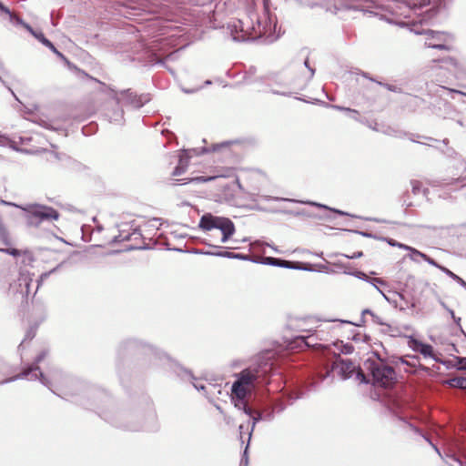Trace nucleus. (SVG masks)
<instances>
[{"label": "nucleus", "instance_id": "nucleus-1", "mask_svg": "<svg viewBox=\"0 0 466 466\" xmlns=\"http://www.w3.org/2000/svg\"><path fill=\"white\" fill-rule=\"evenodd\" d=\"M47 355L46 350H42L35 359L32 364L27 365L23 370L15 376L13 367L0 357V385L15 381L17 380L27 379L29 380H39L44 386L47 387L54 394L62 399L77 397L76 401L85 406L86 409L94 407L99 408L98 400L107 399V395L100 390L87 386L64 374L60 370L54 369L49 372L48 377L41 370L38 364L45 360Z\"/></svg>", "mask_w": 466, "mask_h": 466}, {"label": "nucleus", "instance_id": "nucleus-2", "mask_svg": "<svg viewBox=\"0 0 466 466\" xmlns=\"http://www.w3.org/2000/svg\"><path fill=\"white\" fill-rule=\"evenodd\" d=\"M277 368V353L273 350H265L255 357L252 366L236 374V380L232 383L231 401L237 409L252 419V424L248 431V441H250L256 424L263 421L267 417H261L257 410L255 411L249 407L248 399L258 386L268 382V378L274 374Z\"/></svg>", "mask_w": 466, "mask_h": 466}, {"label": "nucleus", "instance_id": "nucleus-3", "mask_svg": "<svg viewBox=\"0 0 466 466\" xmlns=\"http://www.w3.org/2000/svg\"><path fill=\"white\" fill-rule=\"evenodd\" d=\"M168 356L156 346L137 338L122 339L116 349V370L122 384L127 380L131 365L135 360L142 361V365H158Z\"/></svg>", "mask_w": 466, "mask_h": 466}, {"label": "nucleus", "instance_id": "nucleus-4", "mask_svg": "<svg viewBox=\"0 0 466 466\" xmlns=\"http://www.w3.org/2000/svg\"><path fill=\"white\" fill-rule=\"evenodd\" d=\"M99 415L115 427L125 431H154L158 429L157 414L150 402H147V409L143 413L140 410H121L114 414L104 412Z\"/></svg>", "mask_w": 466, "mask_h": 466}, {"label": "nucleus", "instance_id": "nucleus-5", "mask_svg": "<svg viewBox=\"0 0 466 466\" xmlns=\"http://www.w3.org/2000/svg\"><path fill=\"white\" fill-rule=\"evenodd\" d=\"M376 359L368 358L363 365L372 378V384L381 388H390L396 381V372L392 366L380 358L379 352L373 351Z\"/></svg>", "mask_w": 466, "mask_h": 466}, {"label": "nucleus", "instance_id": "nucleus-6", "mask_svg": "<svg viewBox=\"0 0 466 466\" xmlns=\"http://www.w3.org/2000/svg\"><path fill=\"white\" fill-rule=\"evenodd\" d=\"M333 368L315 369L307 375L298 378L296 382L292 384L289 398L293 400L302 398L307 391L314 390L319 383L329 377Z\"/></svg>", "mask_w": 466, "mask_h": 466}, {"label": "nucleus", "instance_id": "nucleus-7", "mask_svg": "<svg viewBox=\"0 0 466 466\" xmlns=\"http://www.w3.org/2000/svg\"><path fill=\"white\" fill-rule=\"evenodd\" d=\"M198 228L204 231L219 229L222 234V243L228 242L236 232L235 225L230 218L215 216L211 213H205L201 216Z\"/></svg>", "mask_w": 466, "mask_h": 466}, {"label": "nucleus", "instance_id": "nucleus-8", "mask_svg": "<svg viewBox=\"0 0 466 466\" xmlns=\"http://www.w3.org/2000/svg\"><path fill=\"white\" fill-rule=\"evenodd\" d=\"M26 213L27 224L32 227H38L44 221L57 220L59 212L52 207L41 204H28L19 207Z\"/></svg>", "mask_w": 466, "mask_h": 466}, {"label": "nucleus", "instance_id": "nucleus-9", "mask_svg": "<svg viewBox=\"0 0 466 466\" xmlns=\"http://www.w3.org/2000/svg\"><path fill=\"white\" fill-rule=\"evenodd\" d=\"M258 31L253 26L252 29L254 31V35L251 33H248V30L244 29V24L241 20H235L228 24V29L230 32V35L232 39L236 42H245L249 40H255L258 36H260L263 33V31L260 29V22L258 21Z\"/></svg>", "mask_w": 466, "mask_h": 466}, {"label": "nucleus", "instance_id": "nucleus-10", "mask_svg": "<svg viewBox=\"0 0 466 466\" xmlns=\"http://www.w3.org/2000/svg\"><path fill=\"white\" fill-rule=\"evenodd\" d=\"M34 274L27 270L21 269L16 280L10 283L9 292L15 295L19 294L22 300L27 299L30 293V285L33 281Z\"/></svg>", "mask_w": 466, "mask_h": 466}, {"label": "nucleus", "instance_id": "nucleus-11", "mask_svg": "<svg viewBox=\"0 0 466 466\" xmlns=\"http://www.w3.org/2000/svg\"><path fill=\"white\" fill-rule=\"evenodd\" d=\"M34 312L35 315V320L32 325H30L28 329L26 330L24 340L18 346V350H22L25 341L32 340L35 337L38 326L43 321H45L47 317L46 307L43 304L35 305L34 308Z\"/></svg>", "mask_w": 466, "mask_h": 466}, {"label": "nucleus", "instance_id": "nucleus-12", "mask_svg": "<svg viewBox=\"0 0 466 466\" xmlns=\"http://www.w3.org/2000/svg\"><path fill=\"white\" fill-rule=\"evenodd\" d=\"M124 101V105L129 106L135 109L141 108L144 105L150 101L149 94L137 95L130 88L124 89L119 92Z\"/></svg>", "mask_w": 466, "mask_h": 466}, {"label": "nucleus", "instance_id": "nucleus-13", "mask_svg": "<svg viewBox=\"0 0 466 466\" xmlns=\"http://www.w3.org/2000/svg\"><path fill=\"white\" fill-rule=\"evenodd\" d=\"M266 200H275V201H289V202H299V203H301V204H306V205H310V206H313V207H316V208H321V209H325V210H329L330 212H334L339 216H350V217H352V218H358L357 216H354V215H351L346 211H343V210H340V209H337L335 208H330L325 204H321V203H318V202H315V201H310V200H307V201H299V200H296V199H293V198H279V197H271V196H264L263 197Z\"/></svg>", "mask_w": 466, "mask_h": 466}, {"label": "nucleus", "instance_id": "nucleus-14", "mask_svg": "<svg viewBox=\"0 0 466 466\" xmlns=\"http://www.w3.org/2000/svg\"><path fill=\"white\" fill-rule=\"evenodd\" d=\"M409 346L413 351L420 353L423 357L431 358L435 361H439L438 358L434 355V349L431 344L422 342L413 337H410L409 340Z\"/></svg>", "mask_w": 466, "mask_h": 466}, {"label": "nucleus", "instance_id": "nucleus-15", "mask_svg": "<svg viewBox=\"0 0 466 466\" xmlns=\"http://www.w3.org/2000/svg\"><path fill=\"white\" fill-rule=\"evenodd\" d=\"M260 263L264 265H269L290 269H305L304 268L299 266L300 262L286 260L279 258L264 257Z\"/></svg>", "mask_w": 466, "mask_h": 466}, {"label": "nucleus", "instance_id": "nucleus-16", "mask_svg": "<svg viewBox=\"0 0 466 466\" xmlns=\"http://www.w3.org/2000/svg\"><path fill=\"white\" fill-rule=\"evenodd\" d=\"M218 177L217 176H197L185 178H170L168 183L170 186H184L187 184L198 185L213 181Z\"/></svg>", "mask_w": 466, "mask_h": 466}, {"label": "nucleus", "instance_id": "nucleus-17", "mask_svg": "<svg viewBox=\"0 0 466 466\" xmlns=\"http://www.w3.org/2000/svg\"><path fill=\"white\" fill-rule=\"evenodd\" d=\"M335 366L339 369V373L343 380L350 379L355 370V366L350 360H343L339 355L335 354Z\"/></svg>", "mask_w": 466, "mask_h": 466}, {"label": "nucleus", "instance_id": "nucleus-18", "mask_svg": "<svg viewBox=\"0 0 466 466\" xmlns=\"http://www.w3.org/2000/svg\"><path fill=\"white\" fill-rule=\"evenodd\" d=\"M345 274H349L351 276H354L361 280H364L370 284H371L373 287H376V284H380V287H388V283L380 278H370L365 272L360 270H354V271H344Z\"/></svg>", "mask_w": 466, "mask_h": 466}, {"label": "nucleus", "instance_id": "nucleus-19", "mask_svg": "<svg viewBox=\"0 0 466 466\" xmlns=\"http://www.w3.org/2000/svg\"><path fill=\"white\" fill-rule=\"evenodd\" d=\"M365 315H370L371 317V320L374 324L380 325V326L382 324H385V321H383V319L379 315H377L375 312H373L371 309H365L362 310L361 319H360V323H353L350 320H341V322L355 325L357 327H361L365 323Z\"/></svg>", "mask_w": 466, "mask_h": 466}, {"label": "nucleus", "instance_id": "nucleus-20", "mask_svg": "<svg viewBox=\"0 0 466 466\" xmlns=\"http://www.w3.org/2000/svg\"><path fill=\"white\" fill-rule=\"evenodd\" d=\"M189 158L190 156L187 151H184V153L179 156L178 163L172 171V176L178 177L184 174L187 168Z\"/></svg>", "mask_w": 466, "mask_h": 466}, {"label": "nucleus", "instance_id": "nucleus-21", "mask_svg": "<svg viewBox=\"0 0 466 466\" xmlns=\"http://www.w3.org/2000/svg\"><path fill=\"white\" fill-rule=\"evenodd\" d=\"M309 51L308 50V48L305 47L301 48L298 54L299 60H301L300 58H303V65L309 72V76H308L307 81L311 80L315 75V68L309 65Z\"/></svg>", "mask_w": 466, "mask_h": 466}, {"label": "nucleus", "instance_id": "nucleus-22", "mask_svg": "<svg viewBox=\"0 0 466 466\" xmlns=\"http://www.w3.org/2000/svg\"><path fill=\"white\" fill-rule=\"evenodd\" d=\"M35 38L41 42L45 46L49 48L54 54H56L59 58L67 62V58L65 56L63 53L58 51L54 44L47 39L42 32H39V35H35Z\"/></svg>", "mask_w": 466, "mask_h": 466}, {"label": "nucleus", "instance_id": "nucleus-23", "mask_svg": "<svg viewBox=\"0 0 466 466\" xmlns=\"http://www.w3.org/2000/svg\"><path fill=\"white\" fill-rule=\"evenodd\" d=\"M233 141H223L221 143L212 144L210 147H203L200 149V153L218 152L220 150H228L229 146L232 145Z\"/></svg>", "mask_w": 466, "mask_h": 466}, {"label": "nucleus", "instance_id": "nucleus-24", "mask_svg": "<svg viewBox=\"0 0 466 466\" xmlns=\"http://www.w3.org/2000/svg\"><path fill=\"white\" fill-rule=\"evenodd\" d=\"M388 293H391L390 290H387ZM394 296H398L405 304L407 308L415 309L419 303V299L415 296L406 297L403 292L392 291Z\"/></svg>", "mask_w": 466, "mask_h": 466}, {"label": "nucleus", "instance_id": "nucleus-25", "mask_svg": "<svg viewBox=\"0 0 466 466\" xmlns=\"http://www.w3.org/2000/svg\"><path fill=\"white\" fill-rule=\"evenodd\" d=\"M407 424L409 425V427L411 431H413L415 433L420 435L433 448V450L436 451V453L440 457H441V451L438 448V446L431 441V439L427 434H425L420 428L415 426L414 424H412L410 422H407Z\"/></svg>", "mask_w": 466, "mask_h": 466}, {"label": "nucleus", "instance_id": "nucleus-26", "mask_svg": "<svg viewBox=\"0 0 466 466\" xmlns=\"http://www.w3.org/2000/svg\"><path fill=\"white\" fill-rule=\"evenodd\" d=\"M264 80L272 82L284 88H287L290 85V83L282 79L281 73H269L265 76Z\"/></svg>", "mask_w": 466, "mask_h": 466}, {"label": "nucleus", "instance_id": "nucleus-27", "mask_svg": "<svg viewBox=\"0 0 466 466\" xmlns=\"http://www.w3.org/2000/svg\"><path fill=\"white\" fill-rule=\"evenodd\" d=\"M424 34L428 35V40L434 39L437 41L436 43L446 42L448 38H451V35L441 31L427 30Z\"/></svg>", "mask_w": 466, "mask_h": 466}, {"label": "nucleus", "instance_id": "nucleus-28", "mask_svg": "<svg viewBox=\"0 0 466 466\" xmlns=\"http://www.w3.org/2000/svg\"><path fill=\"white\" fill-rule=\"evenodd\" d=\"M126 227H127V224H123L119 227L118 235L113 238V239L111 240L112 244H117L123 241L131 240V235L127 234L128 230L125 228Z\"/></svg>", "mask_w": 466, "mask_h": 466}, {"label": "nucleus", "instance_id": "nucleus-29", "mask_svg": "<svg viewBox=\"0 0 466 466\" xmlns=\"http://www.w3.org/2000/svg\"><path fill=\"white\" fill-rule=\"evenodd\" d=\"M300 5L309 6L310 8L314 7H321L325 8L326 10H329V3L328 0H296Z\"/></svg>", "mask_w": 466, "mask_h": 466}, {"label": "nucleus", "instance_id": "nucleus-30", "mask_svg": "<svg viewBox=\"0 0 466 466\" xmlns=\"http://www.w3.org/2000/svg\"><path fill=\"white\" fill-rule=\"evenodd\" d=\"M257 412L261 417H267V419H264L265 421H270L274 418L275 407L272 404H266L259 408Z\"/></svg>", "mask_w": 466, "mask_h": 466}, {"label": "nucleus", "instance_id": "nucleus-31", "mask_svg": "<svg viewBox=\"0 0 466 466\" xmlns=\"http://www.w3.org/2000/svg\"><path fill=\"white\" fill-rule=\"evenodd\" d=\"M380 284H376V287H374L378 292L384 298L385 300H387L390 304H391L394 308H399L400 311H404L406 309V307L404 306H399L398 301L396 299L390 297L385 292V289L387 287H382L384 289H381L379 287Z\"/></svg>", "mask_w": 466, "mask_h": 466}, {"label": "nucleus", "instance_id": "nucleus-32", "mask_svg": "<svg viewBox=\"0 0 466 466\" xmlns=\"http://www.w3.org/2000/svg\"><path fill=\"white\" fill-rule=\"evenodd\" d=\"M174 370L177 373V375L183 380H197L191 370L180 366L179 364L175 365Z\"/></svg>", "mask_w": 466, "mask_h": 466}, {"label": "nucleus", "instance_id": "nucleus-33", "mask_svg": "<svg viewBox=\"0 0 466 466\" xmlns=\"http://www.w3.org/2000/svg\"><path fill=\"white\" fill-rule=\"evenodd\" d=\"M451 388L466 390V377H453L447 380Z\"/></svg>", "mask_w": 466, "mask_h": 466}, {"label": "nucleus", "instance_id": "nucleus-34", "mask_svg": "<svg viewBox=\"0 0 466 466\" xmlns=\"http://www.w3.org/2000/svg\"><path fill=\"white\" fill-rule=\"evenodd\" d=\"M330 106L332 108H334V109L345 112L348 115L349 117H350V118H352V119H354L356 121H359V116H360L359 111H357L355 109H351L350 107H345V106H338V105H332Z\"/></svg>", "mask_w": 466, "mask_h": 466}, {"label": "nucleus", "instance_id": "nucleus-35", "mask_svg": "<svg viewBox=\"0 0 466 466\" xmlns=\"http://www.w3.org/2000/svg\"><path fill=\"white\" fill-rule=\"evenodd\" d=\"M311 339V337H304V336H297L294 339V347L299 348L300 350L304 348H309L311 346V343L309 341V339Z\"/></svg>", "mask_w": 466, "mask_h": 466}, {"label": "nucleus", "instance_id": "nucleus-36", "mask_svg": "<svg viewBox=\"0 0 466 466\" xmlns=\"http://www.w3.org/2000/svg\"><path fill=\"white\" fill-rule=\"evenodd\" d=\"M0 244L5 245L6 247L11 245L9 233L1 220H0Z\"/></svg>", "mask_w": 466, "mask_h": 466}, {"label": "nucleus", "instance_id": "nucleus-37", "mask_svg": "<svg viewBox=\"0 0 466 466\" xmlns=\"http://www.w3.org/2000/svg\"><path fill=\"white\" fill-rule=\"evenodd\" d=\"M116 105L119 106L120 99L116 97ZM124 111L122 108L117 107V109L114 112V115L110 116V122L120 124L123 121Z\"/></svg>", "mask_w": 466, "mask_h": 466}, {"label": "nucleus", "instance_id": "nucleus-38", "mask_svg": "<svg viewBox=\"0 0 466 466\" xmlns=\"http://www.w3.org/2000/svg\"><path fill=\"white\" fill-rule=\"evenodd\" d=\"M381 326H382V329H381L382 333H384L386 335H390L391 337L399 336L400 330L397 327H393L386 322H385V324H382Z\"/></svg>", "mask_w": 466, "mask_h": 466}, {"label": "nucleus", "instance_id": "nucleus-39", "mask_svg": "<svg viewBox=\"0 0 466 466\" xmlns=\"http://www.w3.org/2000/svg\"><path fill=\"white\" fill-rule=\"evenodd\" d=\"M413 254H418V256L420 258H421L424 261H426L427 263H429L430 265L439 268L441 264L438 263L435 259H433L432 258H431L430 256H428L427 254L420 251V250H414L412 251Z\"/></svg>", "mask_w": 466, "mask_h": 466}, {"label": "nucleus", "instance_id": "nucleus-40", "mask_svg": "<svg viewBox=\"0 0 466 466\" xmlns=\"http://www.w3.org/2000/svg\"><path fill=\"white\" fill-rule=\"evenodd\" d=\"M56 270V268H53L51 269L50 271H47V272H44L42 273L38 279L36 280V288H35V290L34 292V296L35 295V293L37 292L38 289L40 288V286L43 284V282L49 278V276L54 273L55 271Z\"/></svg>", "mask_w": 466, "mask_h": 466}, {"label": "nucleus", "instance_id": "nucleus-41", "mask_svg": "<svg viewBox=\"0 0 466 466\" xmlns=\"http://www.w3.org/2000/svg\"><path fill=\"white\" fill-rule=\"evenodd\" d=\"M344 230L347 232L355 233V234H358V235H360L362 237L369 238H374V239L380 240V237H378L376 234L368 232V231H362V230H358V229H344Z\"/></svg>", "mask_w": 466, "mask_h": 466}, {"label": "nucleus", "instance_id": "nucleus-42", "mask_svg": "<svg viewBox=\"0 0 466 466\" xmlns=\"http://www.w3.org/2000/svg\"><path fill=\"white\" fill-rule=\"evenodd\" d=\"M426 46L429 48L433 49H439V50H450L451 46L449 45H446L445 42H440V43H431V42H426Z\"/></svg>", "mask_w": 466, "mask_h": 466}, {"label": "nucleus", "instance_id": "nucleus-43", "mask_svg": "<svg viewBox=\"0 0 466 466\" xmlns=\"http://www.w3.org/2000/svg\"><path fill=\"white\" fill-rule=\"evenodd\" d=\"M22 263L25 266H30L35 261L33 254L28 250L22 251Z\"/></svg>", "mask_w": 466, "mask_h": 466}, {"label": "nucleus", "instance_id": "nucleus-44", "mask_svg": "<svg viewBox=\"0 0 466 466\" xmlns=\"http://www.w3.org/2000/svg\"><path fill=\"white\" fill-rule=\"evenodd\" d=\"M400 408H401V405L397 401H395L393 404L389 406V410L393 415H396L399 418V420L407 422L403 417L399 415V411H400Z\"/></svg>", "mask_w": 466, "mask_h": 466}, {"label": "nucleus", "instance_id": "nucleus-45", "mask_svg": "<svg viewBox=\"0 0 466 466\" xmlns=\"http://www.w3.org/2000/svg\"><path fill=\"white\" fill-rule=\"evenodd\" d=\"M282 212L285 213V214H291V215H293L295 217L304 216V217H308V218H316V216L310 214L306 209H300V210H298V211L284 210Z\"/></svg>", "mask_w": 466, "mask_h": 466}, {"label": "nucleus", "instance_id": "nucleus-46", "mask_svg": "<svg viewBox=\"0 0 466 466\" xmlns=\"http://www.w3.org/2000/svg\"><path fill=\"white\" fill-rule=\"evenodd\" d=\"M0 252L8 254L15 258L20 257L22 255V251L15 248H0Z\"/></svg>", "mask_w": 466, "mask_h": 466}, {"label": "nucleus", "instance_id": "nucleus-47", "mask_svg": "<svg viewBox=\"0 0 466 466\" xmlns=\"http://www.w3.org/2000/svg\"><path fill=\"white\" fill-rule=\"evenodd\" d=\"M378 85L385 87L386 89H388L389 91H391V92H394V93H402V89L397 86H394V85H391V84H388V83H383V82H377Z\"/></svg>", "mask_w": 466, "mask_h": 466}, {"label": "nucleus", "instance_id": "nucleus-48", "mask_svg": "<svg viewBox=\"0 0 466 466\" xmlns=\"http://www.w3.org/2000/svg\"><path fill=\"white\" fill-rule=\"evenodd\" d=\"M442 62L452 66L456 70H459L461 68V64L454 57H447L443 59Z\"/></svg>", "mask_w": 466, "mask_h": 466}, {"label": "nucleus", "instance_id": "nucleus-49", "mask_svg": "<svg viewBox=\"0 0 466 466\" xmlns=\"http://www.w3.org/2000/svg\"><path fill=\"white\" fill-rule=\"evenodd\" d=\"M446 5V0H435V5L430 9V12L432 13V15H435L439 9L444 7Z\"/></svg>", "mask_w": 466, "mask_h": 466}, {"label": "nucleus", "instance_id": "nucleus-50", "mask_svg": "<svg viewBox=\"0 0 466 466\" xmlns=\"http://www.w3.org/2000/svg\"><path fill=\"white\" fill-rule=\"evenodd\" d=\"M339 351L342 354L349 355L354 351V347L350 343H345L341 345Z\"/></svg>", "mask_w": 466, "mask_h": 466}, {"label": "nucleus", "instance_id": "nucleus-51", "mask_svg": "<svg viewBox=\"0 0 466 466\" xmlns=\"http://www.w3.org/2000/svg\"><path fill=\"white\" fill-rule=\"evenodd\" d=\"M410 185H411L412 193L414 195H418L421 190V187H422L421 182L419 180H411Z\"/></svg>", "mask_w": 466, "mask_h": 466}, {"label": "nucleus", "instance_id": "nucleus-52", "mask_svg": "<svg viewBox=\"0 0 466 466\" xmlns=\"http://www.w3.org/2000/svg\"><path fill=\"white\" fill-rule=\"evenodd\" d=\"M0 12L8 15L9 20L14 21L15 14H13L11 10L7 6H5L2 2H0Z\"/></svg>", "mask_w": 466, "mask_h": 466}, {"label": "nucleus", "instance_id": "nucleus-53", "mask_svg": "<svg viewBox=\"0 0 466 466\" xmlns=\"http://www.w3.org/2000/svg\"><path fill=\"white\" fill-rule=\"evenodd\" d=\"M234 255H235V253H233V252H229V251H226V250H218V251H216L215 257L234 259Z\"/></svg>", "mask_w": 466, "mask_h": 466}, {"label": "nucleus", "instance_id": "nucleus-54", "mask_svg": "<svg viewBox=\"0 0 466 466\" xmlns=\"http://www.w3.org/2000/svg\"><path fill=\"white\" fill-rule=\"evenodd\" d=\"M352 339L354 341H357V342L358 341L367 342L368 340L370 339V337L369 335H366V334L357 333V334L353 335Z\"/></svg>", "mask_w": 466, "mask_h": 466}, {"label": "nucleus", "instance_id": "nucleus-55", "mask_svg": "<svg viewBox=\"0 0 466 466\" xmlns=\"http://www.w3.org/2000/svg\"><path fill=\"white\" fill-rule=\"evenodd\" d=\"M249 441H248V444L244 450L241 461H240V466H248V449Z\"/></svg>", "mask_w": 466, "mask_h": 466}, {"label": "nucleus", "instance_id": "nucleus-56", "mask_svg": "<svg viewBox=\"0 0 466 466\" xmlns=\"http://www.w3.org/2000/svg\"><path fill=\"white\" fill-rule=\"evenodd\" d=\"M234 259H240V260H245V261H252V262H257V263L258 262L256 259L250 258L248 255L242 254V253H235Z\"/></svg>", "mask_w": 466, "mask_h": 466}, {"label": "nucleus", "instance_id": "nucleus-57", "mask_svg": "<svg viewBox=\"0 0 466 466\" xmlns=\"http://www.w3.org/2000/svg\"><path fill=\"white\" fill-rule=\"evenodd\" d=\"M357 378L360 380L363 384H369L372 383V379L370 380L363 372L360 371L357 373Z\"/></svg>", "mask_w": 466, "mask_h": 466}, {"label": "nucleus", "instance_id": "nucleus-58", "mask_svg": "<svg viewBox=\"0 0 466 466\" xmlns=\"http://www.w3.org/2000/svg\"><path fill=\"white\" fill-rule=\"evenodd\" d=\"M380 240L387 242L391 247L399 248V246H400V242H398L397 240L390 238L381 237V238H380Z\"/></svg>", "mask_w": 466, "mask_h": 466}, {"label": "nucleus", "instance_id": "nucleus-59", "mask_svg": "<svg viewBox=\"0 0 466 466\" xmlns=\"http://www.w3.org/2000/svg\"><path fill=\"white\" fill-rule=\"evenodd\" d=\"M128 235H131V239H137L142 237L141 231L138 228H135L132 232H128Z\"/></svg>", "mask_w": 466, "mask_h": 466}, {"label": "nucleus", "instance_id": "nucleus-60", "mask_svg": "<svg viewBox=\"0 0 466 466\" xmlns=\"http://www.w3.org/2000/svg\"><path fill=\"white\" fill-rule=\"evenodd\" d=\"M342 256L347 258H350V259H356V258H361L363 256V252L362 251H356V252L352 253L351 255L342 254Z\"/></svg>", "mask_w": 466, "mask_h": 466}, {"label": "nucleus", "instance_id": "nucleus-61", "mask_svg": "<svg viewBox=\"0 0 466 466\" xmlns=\"http://www.w3.org/2000/svg\"><path fill=\"white\" fill-rule=\"evenodd\" d=\"M457 369L466 370V358H459L457 362Z\"/></svg>", "mask_w": 466, "mask_h": 466}, {"label": "nucleus", "instance_id": "nucleus-62", "mask_svg": "<svg viewBox=\"0 0 466 466\" xmlns=\"http://www.w3.org/2000/svg\"><path fill=\"white\" fill-rule=\"evenodd\" d=\"M454 281H456L460 286L462 288L466 287V281L461 279L460 276L454 273L453 277L451 278Z\"/></svg>", "mask_w": 466, "mask_h": 466}, {"label": "nucleus", "instance_id": "nucleus-63", "mask_svg": "<svg viewBox=\"0 0 466 466\" xmlns=\"http://www.w3.org/2000/svg\"><path fill=\"white\" fill-rule=\"evenodd\" d=\"M23 27L25 28L35 37V35H39V32L40 31L34 30V28L30 25H28L27 23H25Z\"/></svg>", "mask_w": 466, "mask_h": 466}, {"label": "nucleus", "instance_id": "nucleus-64", "mask_svg": "<svg viewBox=\"0 0 466 466\" xmlns=\"http://www.w3.org/2000/svg\"><path fill=\"white\" fill-rule=\"evenodd\" d=\"M439 269L441 271H442L445 275H447L448 277H450L451 279L453 277L454 275V272H452L451 269H449L448 268L441 265Z\"/></svg>", "mask_w": 466, "mask_h": 466}]
</instances>
